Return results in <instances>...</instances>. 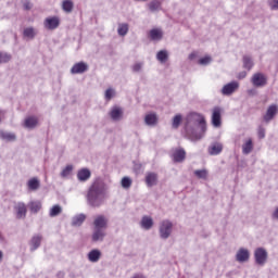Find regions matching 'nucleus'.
I'll use <instances>...</instances> for the list:
<instances>
[{"mask_svg":"<svg viewBox=\"0 0 278 278\" xmlns=\"http://www.w3.org/2000/svg\"><path fill=\"white\" fill-rule=\"evenodd\" d=\"M207 131V124L205 117L201 113L191 112L186 116L185 134L188 140L197 142L201 140Z\"/></svg>","mask_w":278,"mask_h":278,"instance_id":"obj_1","label":"nucleus"},{"mask_svg":"<svg viewBox=\"0 0 278 278\" xmlns=\"http://www.w3.org/2000/svg\"><path fill=\"white\" fill-rule=\"evenodd\" d=\"M105 199H108V185L98 178L87 191V205L90 207H101L105 203Z\"/></svg>","mask_w":278,"mask_h":278,"instance_id":"obj_2","label":"nucleus"},{"mask_svg":"<svg viewBox=\"0 0 278 278\" xmlns=\"http://www.w3.org/2000/svg\"><path fill=\"white\" fill-rule=\"evenodd\" d=\"M173 233V222L164 219L159 226V236L161 240H168Z\"/></svg>","mask_w":278,"mask_h":278,"instance_id":"obj_3","label":"nucleus"},{"mask_svg":"<svg viewBox=\"0 0 278 278\" xmlns=\"http://www.w3.org/2000/svg\"><path fill=\"white\" fill-rule=\"evenodd\" d=\"M254 260L257 266H264L268 262V252L264 248H257L254 251Z\"/></svg>","mask_w":278,"mask_h":278,"instance_id":"obj_4","label":"nucleus"},{"mask_svg":"<svg viewBox=\"0 0 278 278\" xmlns=\"http://www.w3.org/2000/svg\"><path fill=\"white\" fill-rule=\"evenodd\" d=\"M251 83L255 88H264L268 84V78L262 73H255L251 78Z\"/></svg>","mask_w":278,"mask_h":278,"instance_id":"obj_5","label":"nucleus"},{"mask_svg":"<svg viewBox=\"0 0 278 278\" xmlns=\"http://www.w3.org/2000/svg\"><path fill=\"white\" fill-rule=\"evenodd\" d=\"M43 27L45 29H48L50 31L58 29V27H60V17L58 16L46 17L43 21Z\"/></svg>","mask_w":278,"mask_h":278,"instance_id":"obj_6","label":"nucleus"},{"mask_svg":"<svg viewBox=\"0 0 278 278\" xmlns=\"http://www.w3.org/2000/svg\"><path fill=\"white\" fill-rule=\"evenodd\" d=\"M238 88H240V83L233 80L231 83L226 84L222 88V94H224V97H231V94H233V92H236V90H238Z\"/></svg>","mask_w":278,"mask_h":278,"instance_id":"obj_7","label":"nucleus"},{"mask_svg":"<svg viewBox=\"0 0 278 278\" xmlns=\"http://www.w3.org/2000/svg\"><path fill=\"white\" fill-rule=\"evenodd\" d=\"M86 72H88V65L86 62H83V61L75 63L71 68L72 75H81Z\"/></svg>","mask_w":278,"mask_h":278,"instance_id":"obj_8","label":"nucleus"},{"mask_svg":"<svg viewBox=\"0 0 278 278\" xmlns=\"http://www.w3.org/2000/svg\"><path fill=\"white\" fill-rule=\"evenodd\" d=\"M93 229H108V217L104 215H98L93 220Z\"/></svg>","mask_w":278,"mask_h":278,"instance_id":"obj_9","label":"nucleus"},{"mask_svg":"<svg viewBox=\"0 0 278 278\" xmlns=\"http://www.w3.org/2000/svg\"><path fill=\"white\" fill-rule=\"evenodd\" d=\"M14 211H15V214H16V218L18 220H21L23 218H26V216H27V206L25 205V203L18 202L17 204H15Z\"/></svg>","mask_w":278,"mask_h":278,"instance_id":"obj_10","label":"nucleus"},{"mask_svg":"<svg viewBox=\"0 0 278 278\" xmlns=\"http://www.w3.org/2000/svg\"><path fill=\"white\" fill-rule=\"evenodd\" d=\"M250 257H251V253L247 249L240 248L237 251L236 261L239 262L240 264H244V262H249Z\"/></svg>","mask_w":278,"mask_h":278,"instance_id":"obj_11","label":"nucleus"},{"mask_svg":"<svg viewBox=\"0 0 278 278\" xmlns=\"http://www.w3.org/2000/svg\"><path fill=\"white\" fill-rule=\"evenodd\" d=\"M105 236H108V232H105V230L93 228V231L91 235V241L92 242H103L105 240Z\"/></svg>","mask_w":278,"mask_h":278,"instance_id":"obj_12","label":"nucleus"},{"mask_svg":"<svg viewBox=\"0 0 278 278\" xmlns=\"http://www.w3.org/2000/svg\"><path fill=\"white\" fill-rule=\"evenodd\" d=\"M148 38L154 42H160L164 38V31L161 28H153L149 31Z\"/></svg>","mask_w":278,"mask_h":278,"instance_id":"obj_13","label":"nucleus"},{"mask_svg":"<svg viewBox=\"0 0 278 278\" xmlns=\"http://www.w3.org/2000/svg\"><path fill=\"white\" fill-rule=\"evenodd\" d=\"M278 106L277 104H271L268 106L266 114L264 115L265 123H270L275 116H277Z\"/></svg>","mask_w":278,"mask_h":278,"instance_id":"obj_14","label":"nucleus"},{"mask_svg":"<svg viewBox=\"0 0 278 278\" xmlns=\"http://www.w3.org/2000/svg\"><path fill=\"white\" fill-rule=\"evenodd\" d=\"M123 114H124L123 108L113 106L109 113V116L112 118V121L117 123L118 121H121L123 118Z\"/></svg>","mask_w":278,"mask_h":278,"instance_id":"obj_15","label":"nucleus"},{"mask_svg":"<svg viewBox=\"0 0 278 278\" xmlns=\"http://www.w3.org/2000/svg\"><path fill=\"white\" fill-rule=\"evenodd\" d=\"M220 112H223V111L220 110L219 106H215V108L213 109V113H212V125H213L214 127H220V125H222Z\"/></svg>","mask_w":278,"mask_h":278,"instance_id":"obj_16","label":"nucleus"},{"mask_svg":"<svg viewBox=\"0 0 278 278\" xmlns=\"http://www.w3.org/2000/svg\"><path fill=\"white\" fill-rule=\"evenodd\" d=\"M40 244H42V235L33 236L29 241V247H30L31 253H34V251H37L38 249H40Z\"/></svg>","mask_w":278,"mask_h":278,"instance_id":"obj_17","label":"nucleus"},{"mask_svg":"<svg viewBox=\"0 0 278 278\" xmlns=\"http://www.w3.org/2000/svg\"><path fill=\"white\" fill-rule=\"evenodd\" d=\"M208 155H220L223 153V143L220 142H213L207 148Z\"/></svg>","mask_w":278,"mask_h":278,"instance_id":"obj_18","label":"nucleus"},{"mask_svg":"<svg viewBox=\"0 0 278 278\" xmlns=\"http://www.w3.org/2000/svg\"><path fill=\"white\" fill-rule=\"evenodd\" d=\"M157 114L156 113H149L144 116V124L148 127H155L157 125Z\"/></svg>","mask_w":278,"mask_h":278,"instance_id":"obj_19","label":"nucleus"},{"mask_svg":"<svg viewBox=\"0 0 278 278\" xmlns=\"http://www.w3.org/2000/svg\"><path fill=\"white\" fill-rule=\"evenodd\" d=\"M24 127L26 129H36L38 127V117L36 116H28L24 121Z\"/></svg>","mask_w":278,"mask_h":278,"instance_id":"obj_20","label":"nucleus"},{"mask_svg":"<svg viewBox=\"0 0 278 278\" xmlns=\"http://www.w3.org/2000/svg\"><path fill=\"white\" fill-rule=\"evenodd\" d=\"M0 139H2L4 142H16V134L0 130Z\"/></svg>","mask_w":278,"mask_h":278,"instance_id":"obj_21","label":"nucleus"},{"mask_svg":"<svg viewBox=\"0 0 278 278\" xmlns=\"http://www.w3.org/2000/svg\"><path fill=\"white\" fill-rule=\"evenodd\" d=\"M87 260L92 264H97L101 260V251L99 249H93L87 254Z\"/></svg>","mask_w":278,"mask_h":278,"instance_id":"obj_22","label":"nucleus"},{"mask_svg":"<svg viewBox=\"0 0 278 278\" xmlns=\"http://www.w3.org/2000/svg\"><path fill=\"white\" fill-rule=\"evenodd\" d=\"M92 173L88 168H81L77 173V179L78 181H88L90 179Z\"/></svg>","mask_w":278,"mask_h":278,"instance_id":"obj_23","label":"nucleus"},{"mask_svg":"<svg viewBox=\"0 0 278 278\" xmlns=\"http://www.w3.org/2000/svg\"><path fill=\"white\" fill-rule=\"evenodd\" d=\"M146 184L148 188H153V186L157 185V174L148 173L146 176Z\"/></svg>","mask_w":278,"mask_h":278,"instance_id":"obj_24","label":"nucleus"},{"mask_svg":"<svg viewBox=\"0 0 278 278\" xmlns=\"http://www.w3.org/2000/svg\"><path fill=\"white\" fill-rule=\"evenodd\" d=\"M23 36L28 40H34L38 36V30L34 27H26L24 28Z\"/></svg>","mask_w":278,"mask_h":278,"instance_id":"obj_25","label":"nucleus"},{"mask_svg":"<svg viewBox=\"0 0 278 278\" xmlns=\"http://www.w3.org/2000/svg\"><path fill=\"white\" fill-rule=\"evenodd\" d=\"M86 220V214L80 213L72 218V227H81Z\"/></svg>","mask_w":278,"mask_h":278,"instance_id":"obj_26","label":"nucleus"},{"mask_svg":"<svg viewBox=\"0 0 278 278\" xmlns=\"http://www.w3.org/2000/svg\"><path fill=\"white\" fill-rule=\"evenodd\" d=\"M141 228L146 229V231H149L153 228V218L150 216H143L140 222Z\"/></svg>","mask_w":278,"mask_h":278,"instance_id":"obj_27","label":"nucleus"},{"mask_svg":"<svg viewBox=\"0 0 278 278\" xmlns=\"http://www.w3.org/2000/svg\"><path fill=\"white\" fill-rule=\"evenodd\" d=\"M61 8L65 14H71L75 8L73 0H63Z\"/></svg>","mask_w":278,"mask_h":278,"instance_id":"obj_28","label":"nucleus"},{"mask_svg":"<svg viewBox=\"0 0 278 278\" xmlns=\"http://www.w3.org/2000/svg\"><path fill=\"white\" fill-rule=\"evenodd\" d=\"M173 159H174V162H176V163L184 162V160H186V150H184V149L175 150V152L173 154Z\"/></svg>","mask_w":278,"mask_h":278,"instance_id":"obj_29","label":"nucleus"},{"mask_svg":"<svg viewBox=\"0 0 278 278\" xmlns=\"http://www.w3.org/2000/svg\"><path fill=\"white\" fill-rule=\"evenodd\" d=\"M28 207L31 214H38L40 210H42V203L40 201H31L28 204Z\"/></svg>","mask_w":278,"mask_h":278,"instance_id":"obj_30","label":"nucleus"},{"mask_svg":"<svg viewBox=\"0 0 278 278\" xmlns=\"http://www.w3.org/2000/svg\"><path fill=\"white\" fill-rule=\"evenodd\" d=\"M118 36L125 37L129 34V24L127 23H119L117 27Z\"/></svg>","mask_w":278,"mask_h":278,"instance_id":"obj_31","label":"nucleus"},{"mask_svg":"<svg viewBox=\"0 0 278 278\" xmlns=\"http://www.w3.org/2000/svg\"><path fill=\"white\" fill-rule=\"evenodd\" d=\"M242 62L243 68H245L247 71H251V68H253L255 64L253 63V58H251V55H243Z\"/></svg>","mask_w":278,"mask_h":278,"instance_id":"obj_32","label":"nucleus"},{"mask_svg":"<svg viewBox=\"0 0 278 278\" xmlns=\"http://www.w3.org/2000/svg\"><path fill=\"white\" fill-rule=\"evenodd\" d=\"M156 60L161 62V64H165V62H168V51L167 50H160L156 53Z\"/></svg>","mask_w":278,"mask_h":278,"instance_id":"obj_33","label":"nucleus"},{"mask_svg":"<svg viewBox=\"0 0 278 278\" xmlns=\"http://www.w3.org/2000/svg\"><path fill=\"white\" fill-rule=\"evenodd\" d=\"M251 151H253V139H248L242 146V153L243 155H249Z\"/></svg>","mask_w":278,"mask_h":278,"instance_id":"obj_34","label":"nucleus"},{"mask_svg":"<svg viewBox=\"0 0 278 278\" xmlns=\"http://www.w3.org/2000/svg\"><path fill=\"white\" fill-rule=\"evenodd\" d=\"M28 190L36 191L40 188V180L38 178H31L27 182Z\"/></svg>","mask_w":278,"mask_h":278,"instance_id":"obj_35","label":"nucleus"},{"mask_svg":"<svg viewBox=\"0 0 278 278\" xmlns=\"http://www.w3.org/2000/svg\"><path fill=\"white\" fill-rule=\"evenodd\" d=\"M148 8L150 12H160V8H162V2H160V0H152L148 4Z\"/></svg>","mask_w":278,"mask_h":278,"instance_id":"obj_36","label":"nucleus"},{"mask_svg":"<svg viewBox=\"0 0 278 278\" xmlns=\"http://www.w3.org/2000/svg\"><path fill=\"white\" fill-rule=\"evenodd\" d=\"M62 214V206L60 204H55L50 208L49 216L51 218H55V216H60Z\"/></svg>","mask_w":278,"mask_h":278,"instance_id":"obj_37","label":"nucleus"},{"mask_svg":"<svg viewBox=\"0 0 278 278\" xmlns=\"http://www.w3.org/2000/svg\"><path fill=\"white\" fill-rule=\"evenodd\" d=\"M73 165H67L66 167H64L60 174L62 179H67V177H71V175L73 174Z\"/></svg>","mask_w":278,"mask_h":278,"instance_id":"obj_38","label":"nucleus"},{"mask_svg":"<svg viewBox=\"0 0 278 278\" xmlns=\"http://www.w3.org/2000/svg\"><path fill=\"white\" fill-rule=\"evenodd\" d=\"M114 97H116V90H114V88H109L105 90V92H104L105 101H112V99H114Z\"/></svg>","mask_w":278,"mask_h":278,"instance_id":"obj_39","label":"nucleus"},{"mask_svg":"<svg viewBox=\"0 0 278 278\" xmlns=\"http://www.w3.org/2000/svg\"><path fill=\"white\" fill-rule=\"evenodd\" d=\"M132 180L131 178L125 176L122 178L121 185L124 190H129L131 188Z\"/></svg>","mask_w":278,"mask_h":278,"instance_id":"obj_40","label":"nucleus"},{"mask_svg":"<svg viewBox=\"0 0 278 278\" xmlns=\"http://www.w3.org/2000/svg\"><path fill=\"white\" fill-rule=\"evenodd\" d=\"M193 174L195 177H198V179H207L208 172L207 169H197L193 172Z\"/></svg>","mask_w":278,"mask_h":278,"instance_id":"obj_41","label":"nucleus"},{"mask_svg":"<svg viewBox=\"0 0 278 278\" xmlns=\"http://www.w3.org/2000/svg\"><path fill=\"white\" fill-rule=\"evenodd\" d=\"M12 60V55L8 52H0V64H8Z\"/></svg>","mask_w":278,"mask_h":278,"instance_id":"obj_42","label":"nucleus"},{"mask_svg":"<svg viewBox=\"0 0 278 278\" xmlns=\"http://www.w3.org/2000/svg\"><path fill=\"white\" fill-rule=\"evenodd\" d=\"M142 68H144V62H137L131 66L132 73H142Z\"/></svg>","mask_w":278,"mask_h":278,"instance_id":"obj_43","label":"nucleus"},{"mask_svg":"<svg viewBox=\"0 0 278 278\" xmlns=\"http://www.w3.org/2000/svg\"><path fill=\"white\" fill-rule=\"evenodd\" d=\"M181 125V115H176L174 118H173V124H172V127L173 129H179V126Z\"/></svg>","mask_w":278,"mask_h":278,"instance_id":"obj_44","label":"nucleus"},{"mask_svg":"<svg viewBox=\"0 0 278 278\" xmlns=\"http://www.w3.org/2000/svg\"><path fill=\"white\" fill-rule=\"evenodd\" d=\"M201 66H207L208 64L212 63V56H204L199 60L198 62Z\"/></svg>","mask_w":278,"mask_h":278,"instance_id":"obj_45","label":"nucleus"},{"mask_svg":"<svg viewBox=\"0 0 278 278\" xmlns=\"http://www.w3.org/2000/svg\"><path fill=\"white\" fill-rule=\"evenodd\" d=\"M258 138L263 140V138H266V128L260 126L257 130Z\"/></svg>","mask_w":278,"mask_h":278,"instance_id":"obj_46","label":"nucleus"},{"mask_svg":"<svg viewBox=\"0 0 278 278\" xmlns=\"http://www.w3.org/2000/svg\"><path fill=\"white\" fill-rule=\"evenodd\" d=\"M31 8H34V4L31 3V1L29 0H24L23 2V9L26 11L31 10Z\"/></svg>","mask_w":278,"mask_h":278,"instance_id":"obj_47","label":"nucleus"},{"mask_svg":"<svg viewBox=\"0 0 278 278\" xmlns=\"http://www.w3.org/2000/svg\"><path fill=\"white\" fill-rule=\"evenodd\" d=\"M270 9L271 10H278V0H273L271 1Z\"/></svg>","mask_w":278,"mask_h":278,"instance_id":"obj_48","label":"nucleus"},{"mask_svg":"<svg viewBox=\"0 0 278 278\" xmlns=\"http://www.w3.org/2000/svg\"><path fill=\"white\" fill-rule=\"evenodd\" d=\"M245 77H247V72H245V71L240 72V73L238 74V76H237V78H239V79H244Z\"/></svg>","mask_w":278,"mask_h":278,"instance_id":"obj_49","label":"nucleus"},{"mask_svg":"<svg viewBox=\"0 0 278 278\" xmlns=\"http://www.w3.org/2000/svg\"><path fill=\"white\" fill-rule=\"evenodd\" d=\"M273 218H274L275 220H278V207H276V210L274 211V213H273Z\"/></svg>","mask_w":278,"mask_h":278,"instance_id":"obj_50","label":"nucleus"},{"mask_svg":"<svg viewBox=\"0 0 278 278\" xmlns=\"http://www.w3.org/2000/svg\"><path fill=\"white\" fill-rule=\"evenodd\" d=\"M132 278H146V277H144V275L137 274V275H135Z\"/></svg>","mask_w":278,"mask_h":278,"instance_id":"obj_51","label":"nucleus"},{"mask_svg":"<svg viewBox=\"0 0 278 278\" xmlns=\"http://www.w3.org/2000/svg\"><path fill=\"white\" fill-rule=\"evenodd\" d=\"M248 94H255V89H250V90L248 91Z\"/></svg>","mask_w":278,"mask_h":278,"instance_id":"obj_52","label":"nucleus"},{"mask_svg":"<svg viewBox=\"0 0 278 278\" xmlns=\"http://www.w3.org/2000/svg\"><path fill=\"white\" fill-rule=\"evenodd\" d=\"M3 260V252L0 251V262Z\"/></svg>","mask_w":278,"mask_h":278,"instance_id":"obj_53","label":"nucleus"},{"mask_svg":"<svg viewBox=\"0 0 278 278\" xmlns=\"http://www.w3.org/2000/svg\"><path fill=\"white\" fill-rule=\"evenodd\" d=\"M193 59H194V54H190L189 60H193Z\"/></svg>","mask_w":278,"mask_h":278,"instance_id":"obj_54","label":"nucleus"},{"mask_svg":"<svg viewBox=\"0 0 278 278\" xmlns=\"http://www.w3.org/2000/svg\"><path fill=\"white\" fill-rule=\"evenodd\" d=\"M135 1H142V2L144 3V2H147V1H149V0H135Z\"/></svg>","mask_w":278,"mask_h":278,"instance_id":"obj_55","label":"nucleus"},{"mask_svg":"<svg viewBox=\"0 0 278 278\" xmlns=\"http://www.w3.org/2000/svg\"><path fill=\"white\" fill-rule=\"evenodd\" d=\"M1 240H3V237L0 235V242H1Z\"/></svg>","mask_w":278,"mask_h":278,"instance_id":"obj_56","label":"nucleus"}]
</instances>
